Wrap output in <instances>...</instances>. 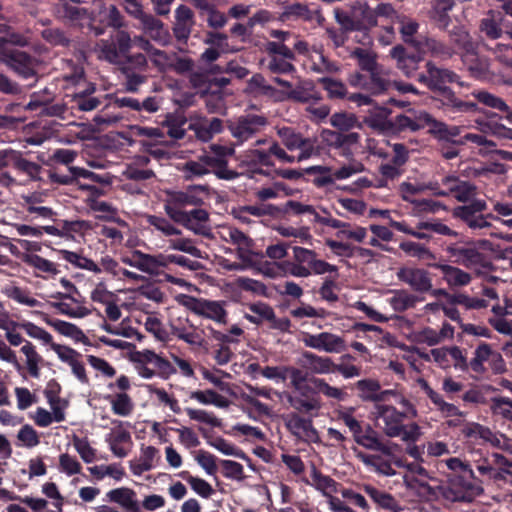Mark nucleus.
<instances>
[{"label": "nucleus", "instance_id": "obj_1", "mask_svg": "<svg viewBox=\"0 0 512 512\" xmlns=\"http://www.w3.org/2000/svg\"><path fill=\"white\" fill-rule=\"evenodd\" d=\"M459 76L452 70L438 67L432 61L426 63V73H419L417 81L424 84L433 94V99L440 103L445 111L457 114L475 113L478 104L460 99L448 86L458 82Z\"/></svg>", "mask_w": 512, "mask_h": 512}, {"label": "nucleus", "instance_id": "obj_2", "mask_svg": "<svg viewBox=\"0 0 512 512\" xmlns=\"http://www.w3.org/2000/svg\"><path fill=\"white\" fill-rule=\"evenodd\" d=\"M431 499L441 500L445 507L453 502H471L483 489L462 476L450 478L448 482L437 485L421 484Z\"/></svg>", "mask_w": 512, "mask_h": 512}, {"label": "nucleus", "instance_id": "obj_3", "mask_svg": "<svg viewBox=\"0 0 512 512\" xmlns=\"http://www.w3.org/2000/svg\"><path fill=\"white\" fill-rule=\"evenodd\" d=\"M2 63L18 78L26 82V87H34L39 78V60L31 54L21 50H10L3 53Z\"/></svg>", "mask_w": 512, "mask_h": 512}, {"label": "nucleus", "instance_id": "obj_4", "mask_svg": "<svg viewBox=\"0 0 512 512\" xmlns=\"http://www.w3.org/2000/svg\"><path fill=\"white\" fill-rule=\"evenodd\" d=\"M267 125L268 119L264 115L247 113L239 116L234 121H230L228 129L239 143H243L259 133Z\"/></svg>", "mask_w": 512, "mask_h": 512}, {"label": "nucleus", "instance_id": "obj_5", "mask_svg": "<svg viewBox=\"0 0 512 512\" xmlns=\"http://www.w3.org/2000/svg\"><path fill=\"white\" fill-rule=\"evenodd\" d=\"M134 45V37L125 30H117L110 41H103L101 51L104 58L112 64L120 63V58L128 55Z\"/></svg>", "mask_w": 512, "mask_h": 512}, {"label": "nucleus", "instance_id": "obj_6", "mask_svg": "<svg viewBox=\"0 0 512 512\" xmlns=\"http://www.w3.org/2000/svg\"><path fill=\"white\" fill-rule=\"evenodd\" d=\"M302 341L306 347L326 353H341L347 348L343 337L330 332L308 333L303 337Z\"/></svg>", "mask_w": 512, "mask_h": 512}, {"label": "nucleus", "instance_id": "obj_7", "mask_svg": "<svg viewBox=\"0 0 512 512\" xmlns=\"http://www.w3.org/2000/svg\"><path fill=\"white\" fill-rule=\"evenodd\" d=\"M486 208L487 204L484 200H473L469 205L455 207L452 215L464 221L472 229H482L490 226L484 215L480 214Z\"/></svg>", "mask_w": 512, "mask_h": 512}, {"label": "nucleus", "instance_id": "obj_8", "mask_svg": "<svg viewBox=\"0 0 512 512\" xmlns=\"http://www.w3.org/2000/svg\"><path fill=\"white\" fill-rule=\"evenodd\" d=\"M230 241L237 246L236 254L245 266L255 268L259 263L254 261L253 257L263 258L264 255L261 252H254L252 247L254 246V240L246 235L238 228H231L228 232Z\"/></svg>", "mask_w": 512, "mask_h": 512}, {"label": "nucleus", "instance_id": "obj_9", "mask_svg": "<svg viewBox=\"0 0 512 512\" xmlns=\"http://www.w3.org/2000/svg\"><path fill=\"white\" fill-rule=\"evenodd\" d=\"M376 415L384 425L383 431L388 437H398L403 430V420L406 413L398 411L394 406L376 404Z\"/></svg>", "mask_w": 512, "mask_h": 512}, {"label": "nucleus", "instance_id": "obj_10", "mask_svg": "<svg viewBox=\"0 0 512 512\" xmlns=\"http://www.w3.org/2000/svg\"><path fill=\"white\" fill-rule=\"evenodd\" d=\"M397 278L409 285L418 293H428L432 289V278L430 273L422 268L403 267L397 271Z\"/></svg>", "mask_w": 512, "mask_h": 512}, {"label": "nucleus", "instance_id": "obj_11", "mask_svg": "<svg viewBox=\"0 0 512 512\" xmlns=\"http://www.w3.org/2000/svg\"><path fill=\"white\" fill-rule=\"evenodd\" d=\"M447 252L455 257V262L466 268L481 266L486 269H493L492 262L488 261L483 253L472 247L448 246Z\"/></svg>", "mask_w": 512, "mask_h": 512}, {"label": "nucleus", "instance_id": "obj_12", "mask_svg": "<svg viewBox=\"0 0 512 512\" xmlns=\"http://www.w3.org/2000/svg\"><path fill=\"white\" fill-rule=\"evenodd\" d=\"M390 56L396 61L397 68L406 77H418L417 70L423 60L419 52H408L403 45H396L390 51Z\"/></svg>", "mask_w": 512, "mask_h": 512}, {"label": "nucleus", "instance_id": "obj_13", "mask_svg": "<svg viewBox=\"0 0 512 512\" xmlns=\"http://www.w3.org/2000/svg\"><path fill=\"white\" fill-rule=\"evenodd\" d=\"M447 35L453 49L463 58L477 56V43L463 25H452Z\"/></svg>", "mask_w": 512, "mask_h": 512}, {"label": "nucleus", "instance_id": "obj_14", "mask_svg": "<svg viewBox=\"0 0 512 512\" xmlns=\"http://www.w3.org/2000/svg\"><path fill=\"white\" fill-rule=\"evenodd\" d=\"M298 364L309 374H329L334 368V362L330 357L319 356L309 351L302 352Z\"/></svg>", "mask_w": 512, "mask_h": 512}, {"label": "nucleus", "instance_id": "obj_15", "mask_svg": "<svg viewBox=\"0 0 512 512\" xmlns=\"http://www.w3.org/2000/svg\"><path fill=\"white\" fill-rule=\"evenodd\" d=\"M503 19L504 17L499 11L489 10L486 12L479 22V32L481 37L489 40L500 39L503 35Z\"/></svg>", "mask_w": 512, "mask_h": 512}, {"label": "nucleus", "instance_id": "obj_16", "mask_svg": "<svg viewBox=\"0 0 512 512\" xmlns=\"http://www.w3.org/2000/svg\"><path fill=\"white\" fill-rule=\"evenodd\" d=\"M35 313L40 315L44 322L53 327L59 334L70 337L75 341L87 343L88 338L75 324L59 319H51L47 314L41 311H35Z\"/></svg>", "mask_w": 512, "mask_h": 512}, {"label": "nucleus", "instance_id": "obj_17", "mask_svg": "<svg viewBox=\"0 0 512 512\" xmlns=\"http://www.w3.org/2000/svg\"><path fill=\"white\" fill-rule=\"evenodd\" d=\"M200 160L205 168H209L210 173L213 172L219 179L233 180L239 176L236 171L228 169V160L218 159L209 151H205L200 155Z\"/></svg>", "mask_w": 512, "mask_h": 512}, {"label": "nucleus", "instance_id": "obj_18", "mask_svg": "<svg viewBox=\"0 0 512 512\" xmlns=\"http://www.w3.org/2000/svg\"><path fill=\"white\" fill-rule=\"evenodd\" d=\"M164 210H165L166 214L173 221H175L178 224L183 225L184 227H186L189 230H192L195 234L203 235V236H207L209 234L208 233L209 229L205 225H200V224L194 225L193 223H191V221L188 217V212L182 211L181 207L175 205L171 201H169V200L167 201V203L164 206Z\"/></svg>", "mask_w": 512, "mask_h": 512}, {"label": "nucleus", "instance_id": "obj_19", "mask_svg": "<svg viewBox=\"0 0 512 512\" xmlns=\"http://www.w3.org/2000/svg\"><path fill=\"white\" fill-rule=\"evenodd\" d=\"M450 182H455V185L449 188V192L454 194L457 201L465 203L476 195L477 187L474 184L460 180L454 175H448L442 180L443 184H449Z\"/></svg>", "mask_w": 512, "mask_h": 512}, {"label": "nucleus", "instance_id": "obj_20", "mask_svg": "<svg viewBox=\"0 0 512 512\" xmlns=\"http://www.w3.org/2000/svg\"><path fill=\"white\" fill-rule=\"evenodd\" d=\"M111 502L119 504L128 512H140V505L136 499V493L126 487L116 488L107 493Z\"/></svg>", "mask_w": 512, "mask_h": 512}, {"label": "nucleus", "instance_id": "obj_21", "mask_svg": "<svg viewBox=\"0 0 512 512\" xmlns=\"http://www.w3.org/2000/svg\"><path fill=\"white\" fill-rule=\"evenodd\" d=\"M134 45L146 52L153 65L159 70H162L169 60L165 51L156 48L148 38L142 35L134 36Z\"/></svg>", "mask_w": 512, "mask_h": 512}, {"label": "nucleus", "instance_id": "obj_22", "mask_svg": "<svg viewBox=\"0 0 512 512\" xmlns=\"http://www.w3.org/2000/svg\"><path fill=\"white\" fill-rule=\"evenodd\" d=\"M432 266L442 272L443 278L449 286H466L472 280L469 273L458 267L439 263L433 264Z\"/></svg>", "mask_w": 512, "mask_h": 512}, {"label": "nucleus", "instance_id": "obj_23", "mask_svg": "<svg viewBox=\"0 0 512 512\" xmlns=\"http://www.w3.org/2000/svg\"><path fill=\"white\" fill-rule=\"evenodd\" d=\"M133 258H136L135 268L148 274H155L160 267H165L164 255H150L140 250L133 251Z\"/></svg>", "mask_w": 512, "mask_h": 512}, {"label": "nucleus", "instance_id": "obj_24", "mask_svg": "<svg viewBox=\"0 0 512 512\" xmlns=\"http://www.w3.org/2000/svg\"><path fill=\"white\" fill-rule=\"evenodd\" d=\"M11 160L13 168L21 173L26 174L30 180L37 181L41 179L39 176L42 170L40 164L23 158L20 152L16 151H12Z\"/></svg>", "mask_w": 512, "mask_h": 512}, {"label": "nucleus", "instance_id": "obj_25", "mask_svg": "<svg viewBox=\"0 0 512 512\" xmlns=\"http://www.w3.org/2000/svg\"><path fill=\"white\" fill-rule=\"evenodd\" d=\"M196 304V307H191V311L194 313L213 319L219 323L225 322L226 311L218 302L204 300L203 303Z\"/></svg>", "mask_w": 512, "mask_h": 512}, {"label": "nucleus", "instance_id": "obj_26", "mask_svg": "<svg viewBox=\"0 0 512 512\" xmlns=\"http://www.w3.org/2000/svg\"><path fill=\"white\" fill-rule=\"evenodd\" d=\"M365 494L375 504V509L394 510L396 508V500L394 497L382 490L371 485L363 487Z\"/></svg>", "mask_w": 512, "mask_h": 512}, {"label": "nucleus", "instance_id": "obj_27", "mask_svg": "<svg viewBox=\"0 0 512 512\" xmlns=\"http://www.w3.org/2000/svg\"><path fill=\"white\" fill-rule=\"evenodd\" d=\"M350 57L357 60L362 71L369 73L380 67L377 62V53L371 49L357 47L350 53Z\"/></svg>", "mask_w": 512, "mask_h": 512}, {"label": "nucleus", "instance_id": "obj_28", "mask_svg": "<svg viewBox=\"0 0 512 512\" xmlns=\"http://www.w3.org/2000/svg\"><path fill=\"white\" fill-rule=\"evenodd\" d=\"M314 91V84L312 81H304L300 85L296 86L294 89H290V91L283 93L281 92L278 100L290 99L295 102L300 103H308L314 97L312 93Z\"/></svg>", "mask_w": 512, "mask_h": 512}, {"label": "nucleus", "instance_id": "obj_29", "mask_svg": "<svg viewBox=\"0 0 512 512\" xmlns=\"http://www.w3.org/2000/svg\"><path fill=\"white\" fill-rule=\"evenodd\" d=\"M391 84V81L382 75L379 67L377 70L369 72V78L364 81L363 89L372 95H380L389 90Z\"/></svg>", "mask_w": 512, "mask_h": 512}, {"label": "nucleus", "instance_id": "obj_30", "mask_svg": "<svg viewBox=\"0 0 512 512\" xmlns=\"http://www.w3.org/2000/svg\"><path fill=\"white\" fill-rule=\"evenodd\" d=\"M21 352L26 357V367L29 375L33 378H39V364L43 361L42 356L36 351L34 345L30 341H25L24 345L21 347Z\"/></svg>", "mask_w": 512, "mask_h": 512}, {"label": "nucleus", "instance_id": "obj_31", "mask_svg": "<svg viewBox=\"0 0 512 512\" xmlns=\"http://www.w3.org/2000/svg\"><path fill=\"white\" fill-rule=\"evenodd\" d=\"M395 23L399 25L398 29L403 41L407 44H411L413 47H419V43L413 38L418 31L419 24L404 15H397Z\"/></svg>", "mask_w": 512, "mask_h": 512}, {"label": "nucleus", "instance_id": "obj_32", "mask_svg": "<svg viewBox=\"0 0 512 512\" xmlns=\"http://www.w3.org/2000/svg\"><path fill=\"white\" fill-rule=\"evenodd\" d=\"M251 94H262L269 97H275L279 92L273 86L267 84L264 76L260 73L254 74L248 81L245 90Z\"/></svg>", "mask_w": 512, "mask_h": 512}, {"label": "nucleus", "instance_id": "obj_33", "mask_svg": "<svg viewBox=\"0 0 512 512\" xmlns=\"http://www.w3.org/2000/svg\"><path fill=\"white\" fill-rule=\"evenodd\" d=\"M311 484L318 490L322 491L324 495L331 496L332 493L337 491V483L327 475H323L314 465L312 466Z\"/></svg>", "mask_w": 512, "mask_h": 512}, {"label": "nucleus", "instance_id": "obj_34", "mask_svg": "<svg viewBox=\"0 0 512 512\" xmlns=\"http://www.w3.org/2000/svg\"><path fill=\"white\" fill-rule=\"evenodd\" d=\"M290 376V381L292 387L297 390L302 396H305L308 394V391H310V374L307 372V370H302L295 367H289L287 366V375Z\"/></svg>", "mask_w": 512, "mask_h": 512}, {"label": "nucleus", "instance_id": "obj_35", "mask_svg": "<svg viewBox=\"0 0 512 512\" xmlns=\"http://www.w3.org/2000/svg\"><path fill=\"white\" fill-rule=\"evenodd\" d=\"M190 397L192 399L199 401L202 404H213L220 408H227L230 404L227 398L218 394L216 391L212 389H207L205 391H193L191 392Z\"/></svg>", "mask_w": 512, "mask_h": 512}, {"label": "nucleus", "instance_id": "obj_36", "mask_svg": "<svg viewBox=\"0 0 512 512\" xmlns=\"http://www.w3.org/2000/svg\"><path fill=\"white\" fill-rule=\"evenodd\" d=\"M393 294V297L390 299V304L397 312H404L407 309L414 307L417 301H419L417 296L404 289L395 290L393 291Z\"/></svg>", "mask_w": 512, "mask_h": 512}, {"label": "nucleus", "instance_id": "obj_37", "mask_svg": "<svg viewBox=\"0 0 512 512\" xmlns=\"http://www.w3.org/2000/svg\"><path fill=\"white\" fill-rule=\"evenodd\" d=\"M355 387L359 398L370 402H376L377 393L381 389L379 381L370 378L357 381Z\"/></svg>", "mask_w": 512, "mask_h": 512}, {"label": "nucleus", "instance_id": "obj_38", "mask_svg": "<svg viewBox=\"0 0 512 512\" xmlns=\"http://www.w3.org/2000/svg\"><path fill=\"white\" fill-rule=\"evenodd\" d=\"M22 261L25 264H27L41 272H44V273H48L51 275H56L59 273V270L55 263L37 255V254H29V253L23 254Z\"/></svg>", "mask_w": 512, "mask_h": 512}, {"label": "nucleus", "instance_id": "obj_39", "mask_svg": "<svg viewBox=\"0 0 512 512\" xmlns=\"http://www.w3.org/2000/svg\"><path fill=\"white\" fill-rule=\"evenodd\" d=\"M381 113L372 114L365 119V123L373 130L384 134H392L393 119L387 118V110L382 109Z\"/></svg>", "mask_w": 512, "mask_h": 512}, {"label": "nucleus", "instance_id": "obj_40", "mask_svg": "<svg viewBox=\"0 0 512 512\" xmlns=\"http://www.w3.org/2000/svg\"><path fill=\"white\" fill-rule=\"evenodd\" d=\"M43 40L51 46L69 47L70 37L60 28L47 27L40 33Z\"/></svg>", "mask_w": 512, "mask_h": 512}, {"label": "nucleus", "instance_id": "obj_41", "mask_svg": "<svg viewBox=\"0 0 512 512\" xmlns=\"http://www.w3.org/2000/svg\"><path fill=\"white\" fill-rule=\"evenodd\" d=\"M330 123L333 127L342 132H347L355 127H361L357 117L352 113L337 112L330 117Z\"/></svg>", "mask_w": 512, "mask_h": 512}, {"label": "nucleus", "instance_id": "obj_42", "mask_svg": "<svg viewBox=\"0 0 512 512\" xmlns=\"http://www.w3.org/2000/svg\"><path fill=\"white\" fill-rule=\"evenodd\" d=\"M287 401L292 408L300 413H310L312 411H318L321 408L320 400L315 397L304 399L300 396L289 395Z\"/></svg>", "mask_w": 512, "mask_h": 512}, {"label": "nucleus", "instance_id": "obj_43", "mask_svg": "<svg viewBox=\"0 0 512 512\" xmlns=\"http://www.w3.org/2000/svg\"><path fill=\"white\" fill-rule=\"evenodd\" d=\"M62 257L69 263L76 267L92 271L94 273H100L101 268L91 259L83 257L76 252L61 250Z\"/></svg>", "mask_w": 512, "mask_h": 512}, {"label": "nucleus", "instance_id": "obj_44", "mask_svg": "<svg viewBox=\"0 0 512 512\" xmlns=\"http://www.w3.org/2000/svg\"><path fill=\"white\" fill-rule=\"evenodd\" d=\"M402 199L413 205V210L415 214H420L424 212L435 213L439 209H445V206L441 202L434 201L432 199L419 200L413 199L407 195H403Z\"/></svg>", "mask_w": 512, "mask_h": 512}, {"label": "nucleus", "instance_id": "obj_45", "mask_svg": "<svg viewBox=\"0 0 512 512\" xmlns=\"http://www.w3.org/2000/svg\"><path fill=\"white\" fill-rule=\"evenodd\" d=\"M334 17L336 22L340 25V30L347 34L353 31H361L363 29V24L360 20L354 19L347 12L339 8L334 9Z\"/></svg>", "mask_w": 512, "mask_h": 512}, {"label": "nucleus", "instance_id": "obj_46", "mask_svg": "<svg viewBox=\"0 0 512 512\" xmlns=\"http://www.w3.org/2000/svg\"><path fill=\"white\" fill-rule=\"evenodd\" d=\"M187 123L184 116L167 115L163 125L168 128L167 134L176 140L183 139L185 136V129L183 126Z\"/></svg>", "mask_w": 512, "mask_h": 512}, {"label": "nucleus", "instance_id": "obj_47", "mask_svg": "<svg viewBox=\"0 0 512 512\" xmlns=\"http://www.w3.org/2000/svg\"><path fill=\"white\" fill-rule=\"evenodd\" d=\"M471 95L475 97L479 103L487 107L494 108L499 111H508V106L502 98L485 90L473 91Z\"/></svg>", "mask_w": 512, "mask_h": 512}, {"label": "nucleus", "instance_id": "obj_48", "mask_svg": "<svg viewBox=\"0 0 512 512\" xmlns=\"http://www.w3.org/2000/svg\"><path fill=\"white\" fill-rule=\"evenodd\" d=\"M451 8H452V3H447V4H443V5L438 4L435 7L433 16H432L436 27L439 30L445 31L446 33L452 27L451 18L448 14V12L451 10Z\"/></svg>", "mask_w": 512, "mask_h": 512}, {"label": "nucleus", "instance_id": "obj_49", "mask_svg": "<svg viewBox=\"0 0 512 512\" xmlns=\"http://www.w3.org/2000/svg\"><path fill=\"white\" fill-rule=\"evenodd\" d=\"M278 135L282 138L284 145L289 150L298 149L308 144V138H303L300 134L295 133L288 127L279 129Z\"/></svg>", "mask_w": 512, "mask_h": 512}, {"label": "nucleus", "instance_id": "obj_50", "mask_svg": "<svg viewBox=\"0 0 512 512\" xmlns=\"http://www.w3.org/2000/svg\"><path fill=\"white\" fill-rule=\"evenodd\" d=\"M319 82L323 85V88L327 91L330 99H343L347 95V89L344 83L339 80L322 77Z\"/></svg>", "mask_w": 512, "mask_h": 512}, {"label": "nucleus", "instance_id": "obj_51", "mask_svg": "<svg viewBox=\"0 0 512 512\" xmlns=\"http://www.w3.org/2000/svg\"><path fill=\"white\" fill-rule=\"evenodd\" d=\"M181 171L183 172L186 180L199 178L210 173V169L205 168L203 162L200 160V156H198L197 160H189L185 162Z\"/></svg>", "mask_w": 512, "mask_h": 512}, {"label": "nucleus", "instance_id": "obj_52", "mask_svg": "<svg viewBox=\"0 0 512 512\" xmlns=\"http://www.w3.org/2000/svg\"><path fill=\"white\" fill-rule=\"evenodd\" d=\"M425 45L432 56L441 59H450L455 53L453 47L434 38L426 39Z\"/></svg>", "mask_w": 512, "mask_h": 512}, {"label": "nucleus", "instance_id": "obj_53", "mask_svg": "<svg viewBox=\"0 0 512 512\" xmlns=\"http://www.w3.org/2000/svg\"><path fill=\"white\" fill-rule=\"evenodd\" d=\"M490 410L494 415H500L504 419L512 421V399L507 397H493Z\"/></svg>", "mask_w": 512, "mask_h": 512}, {"label": "nucleus", "instance_id": "obj_54", "mask_svg": "<svg viewBox=\"0 0 512 512\" xmlns=\"http://www.w3.org/2000/svg\"><path fill=\"white\" fill-rule=\"evenodd\" d=\"M14 327H19L23 329L30 337L39 339L43 341L45 344H52L53 339L52 336L43 328L35 325L32 322H23V323H15L12 322Z\"/></svg>", "mask_w": 512, "mask_h": 512}, {"label": "nucleus", "instance_id": "obj_55", "mask_svg": "<svg viewBox=\"0 0 512 512\" xmlns=\"http://www.w3.org/2000/svg\"><path fill=\"white\" fill-rule=\"evenodd\" d=\"M111 406L114 414L119 416H128L134 407L131 397L125 392L116 394Z\"/></svg>", "mask_w": 512, "mask_h": 512}, {"label": "nucleus", "instance_id": "obj_56", "mask_svg": "<svg viewBox=\"0 0 512 512\" xmlns=\"http://www.w3.org/2000/svg\"><path fill=\"white\" fill-rule=\"evenodd\" d=\"M399 247L410 256L418 257L419 259H435V255L422 244L404 241L400 243Z\"/></svg>", "mask_w": 512, "mask_h": 512}, {"label": "nucleus", "instance_id": "obj_57", "mask_svg": "<svg viewBox=\"0 0 512 512\" xmlns=\"http://www.w3.org/2000/svg\"><path fill=\"white\" fill-rule=\"evenodd\" d=\"M265 51L272 57H283L288 60H295V53L293 49L285 45V43L277 41H268L265 44Z\"/></svg>", "mask_w": 512, "mask_h": 512}, {"label": "nucleus", "instance_id": "obj_58", "mask_svg": "<svg viewBox=\"0 0 512 512\" xmlns=\"http://www.w3.org/2000/svg\"><path fill=\"white\" fill-rule=\"evenodd\" d=\"M245 162L248 165H263L273 166L274 163L271 160L270 148L266 150L250 149L245 153Z\"/></svg>", "mask_w": 512, "mask_h": 512}, {"label": "nucleus", "instance_id": "obj_59", "mask_svg": "<svg viewBox=\"0 0 512 512\" xmlns=\"http://www.w3.org/2000/svg\"><path fill=\"white\" fill-rule=\"evenodd\" d=\"M280 209L272 204L245 205L239 207V213H247L255 217L276 216Z\"/></svg>", "mask_w": 512, "mask_h": 512}, {"label": "nucleus", "instance_id": "obj_60", "mask_svg": "<svg viewBox=\"0 0 512 512\" xmlns=\"http://www.w3.org/2000/svg\"><path fill=\"white\" fill-rule=\"evenodd\" d=\"M450 304L463 305L467 309H482L488 306V302L485 299L472 298L463 293L453 294L450 298Z\"/></svg>", "mask_w": 512, "mask_h": 512}, {"label": "nucleus", "instance_id": "obj_61", "mask_svg": "<svg viewBox=\"0 0 512 512\" xmlns=\"http://www.w3.org/2000/svg\"><path fill=\"white\" fill-rule=\"evenodd\" d=\"M292 61L283 57H272L269 59L267 69L274 74H290L296 71Z\"/></svg>", "mask_w": 512, "mask_h": 512}, {"label": "nucleus", "instance_id": "obj_62", "mask_svg": "<svg viewBox=\"0 0 512 512\" xmlns=\"http://www.w3.org/2000/svg\"><path fill=\"white\" fill-rule=\"evenodd\" d=\"M147 222L155 227L158 231L162 232L165 236H171V235H180L181 231L173 226L169 220L155 216V215H148L147 216Z\"/></svg>", "mask_w": 512, "mask_h": 512}, {"label": "nucleus", "instance_id": "obj_63", "mask_svg": "<svg viewBox=\"0 0 512 512\" xmlns=\"http://www.w3.org/2000/svg\"><path fill=\"white\" fill-rule=\"evenodd\" d=\"M355 442L366 449L374 450L382 452L386 455H391L392 451L389 446L383 444L379 439L378 436H362V433L359 435V438L355 439Z\"/></svg>", "mask_w": 512, "mask_h": 512}, {"label": "nucleus", "instance_id": "obj_64", "mask_svg": "<svg viewBox=\"0 0 512 512\" xmlns=\"http://www.w3.org/2000/svg\"><path fill=\"white\" fill-rule=\"evenodd\" d=\"M283 17L301 18L306 21L313 19L312 12L309 10L308 6L301 3L287 5L284 9Z\"/></svg>", "mask_w": 512, "mask_h": 512}]
</instances>
